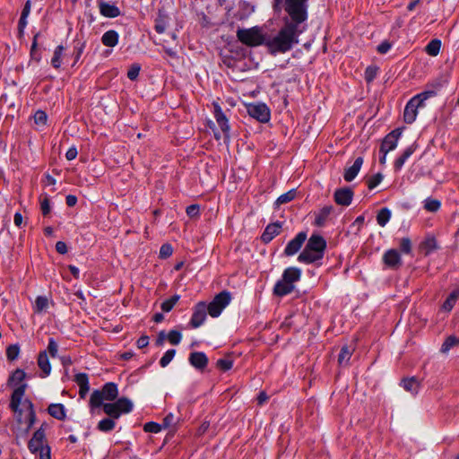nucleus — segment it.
Returning a JSON list of instances; mask_svg holds the SVG:
<instances>
[{"label":"nucleus","instance_id":"a19ab883","mask_svg":"<svg viewBox=\"0 0 459 459\" xmlns=\"http://www.w3.org/2000/svg\"><path fill=\"white\" fill-rule=\"evenodd\" d=\"M48 306V300L46 297L39 296L35 300V311L40 313Z\"/></svg>","mask_w":459,"mask_h":459},{"label":"nucleus","instance_id":"0e129e2a","mask_svg":"<svg viewBox=\"0 0 459 459\" xmlns=\"http://www.w3.org/2000/svg\"><path fill=\"white\" fill-rule=\"evenodd\" d=\"M56 250L57 253L65 255L67 253V246L63 241H57L56 244Z\"/></svg>","mask_w":459,"mask_h":459},{"label":"nucleus","instance_id":"c756f323","mask_svg":"<svg viewBox=\"0 0 459 459\" xmlns=\"http://www.w3.org/2000/svg\"><path fill=\"white\" fill-rule=\"evenodd\" d=\"M115 426L114 419L108 417L99 421L97 429L101 432H109L115 429Z\"/></svg>","mask_w":459,"mask_h":459},{"label":"nucleus","instance_id":"9b49d317","mask_svg":"<svg viewBox=\"0 0 459 459\" xmlns=\"http://www.w3.org/2000/svg\"><path fill=\"white\" fill-rule=\"evenodd\" d=\"M207 313L206 303L204 301L198 302L194 307V312L189 322L190 326L192 328L200 327L204 323Z\"/></svg>","mask_w":459,"mask_h":459},{"label":"nucleus","instance_id":"39448f33","mask_svg":"<svg viewBox=\"0 0 459 459\" xmlns=\"http://www.w3.org/2000/svg\"><path fill=\"white\" fill-rule=\"evenodd\" d=\"M118 396L117 385L113 382L106 383L100 390H94L90 398L89 405L91 411L101 407L104 401L112 402Z\"/></svg>","mask_w":459,"mask_h":459},{"label":"nucleus","instance_id":"0eeeda50","mask_svg":"<svg viewBox=\"0 0 459 459\" xmlns=\"http://www.w3.org/2000/svg\"><path fill=\"white\" fill-rule=\"evenodd\" d=\"M237 38L242 44L248 47H257L265 43L262 29L257 26L250 29H238Z\"/></svg>","mask_w":459,"mask_h":459},{"label":"nucleus","instance_id":"5701e85b","mask_svg":"<svg viewBox=\"0 0 459 459\" xmlns=\"http://www.w3.org/2000/svg\"><path fill=\"white\" fill-rule=\"evenodd\" d=\"M420 249L425 255H430L435 250L438 249V245L434 236H428L420 244Z\"/></svg>","mask_w":459,"mask_h":459},{"label":"nucleus","instance_id":"20e7f679","mask_svg":"<svg viewBox=\"0 0 459 459\" xmlns=\"http://www.w3.org/2000/svg\"><path fill=\"white\" fill-rule=\"evenodd\" d=\"M301 278V270L298 267L286 268L279 280L273 287V295L277 297H283L290 294L295 289V282L299 281Z\"/></svg>","mask_w":459,"mask_h":459},{"label":"nucleus","instance_id":"7c9ffc66","mask_svg":"<svg viewBox=\"0 0 459 459\" xmlns=\"http://www.w3.org/2000/svg\"><path fill=\"white\" fill-rule=\"evenodd\" d=\"M103 408L104 412L108 415V417L112 419H118L120 417V413L117 410V407L116 406L115 402L114 403H103L101 405Z\"/></svg>","mask_w":459,"mask_h":459},{"label":"nucleus","instance_id":"052dcab7","mask_svg":"<svg viewBox=\"0 0 459 459\" xmlns=\"http://www.w3.org/2000/svg\"><path fill=\"white\" fill-rule=\"evenodd\" d=\"M390 48H391V44L386 40L383 41L381 44H379L377 46V51L380 54L387 53L390 50Z\"/></svg>","mask_w":459,"mask_h":459},{"label":"nucleus","instance_id":"58836bf2","mask_svg":"<svg viewBox=\"0 0 459 459\" xmlns=\"http://www.w3.org/2000/svg\"><path fill=\"white\" fill-rule=\"evenodd\" d=\"M441 203L437 199L427 198L424 201V209L430 212H436L439 210Z\"/></svg>","mask_w":459,"mask_h":459},{"label":"nucleus","instance_id":"a18cd8bd","mask_svg":"<svg viewBox=\"0 0 459 459\" xmlns=\"http://www.w3.org/2000/svg\"><path fill=\"white\" fill-rule=\"evenodd\" d=\"M74 381L79 387L90 386L89 377L86 373H78L74 376Z\"/></svg>","mask_w":459,"mask_h":459},{"label":"nucleus","instance_id":"680f3d73","mask_svg":"<svg viewBox=\"0 0 459 459\" xmlns=\"http://www.w3.org/2000/svg\"><path fill=\"white\" fill-rule=\"evenodd\" d=\"M50 451V446L48 445H46L45 448L38 452L39 454V459H51Z\"/></svg>","mask_w":459,"mask_h":459},{"label":"nucleus","instance_id":"5fc2aeb1","mask_svg":"<svg viewBox=\"0 0 459 459\" xmlns=\"http://www.w3.org/2000/svg\"><path fill=\"white\" fill-rule=\"evenodd\" d=\"M48 351L50 353L51 357H53V358L56 357V355H57L58 345L53 338H50L48 340Z\"/></svg>","mask_w":459,"mask_h":459},{"label":"nucleus","instance_id":"4be33fe9","mask_svg":"<svg viewBox=\"0 0 459 459\" xmlns=\"http://www.w3.org/2000/svg\"><path fill=\"white\" fill-rule=\"evenodd\" d=\"M362 164H363V158L358 157L354 160V163L351 167H349L345 169L344 174H343L344 180L347 182L352 181L357 177L358 173L359 172Z\"/></svg>","mask_w":459,"mask_h":459},{"label":"nucleus","instance_id":"4468645a","mask_svg":"<svg viewBox=\"0 0 459 459\" xmlns=\"http://www.w3.org/2000/svg\"><path fill=\"white\" fill-rule=\"evenodd\" d=\"M213 114H214V117L216 119V122L217 124L219 125V126L221 127L222 133L224 134L225 135V138L229 139L230 138V125H229V120L227 118V117L225 116V114L223 113L221 106L214 102L213 103Z\"/></svg>","mask_w":459,"mask_h":459},{"label":"nucleus","instance_id":"6e6d98bb","mask_svg":"<svg viewBox=\"0 0 459 459\" xmlns=\"http://www.w3.org/2000/svg\"><path fill=\"white\" fill-rule=\"evenodd\" d=\"M173 248L169 244H164L160 249V257L167 258L172 255Z\"/></svg>","mask_w":459,"mask_h":459},{"label":"nucleus","instance_id":"9d476101","mask_svg":"<svg viewBox=\"0 0 459 459\" xmlns=\"http://www.w3.org/2000/svg\"><path fill=\"white\" fill-rule=\"evenodd\" d=\"M248 115L259 121L260 123H267L271 117L269 108L264 103H250L247 106Z\"/></svg>","mask_w":459,"mask_h":459},{"label":"nucleus","instance_id":"aec40b11","mask_svg":"<svg viewBox=\"0 0 459 459\" xmlns=\"http://www.w3.org/2000/svg\"><path fill=\"white\" fill-rule=\"evenodd\" d=\"M99 9L100 14L108 18H116L121 14V12L117 5L107 2H100Z\"/></svg>","mask_w":459,"mask_h":459},{"label":"nucleus","instance_id":"de8ad7c7","mask_svg":"<svg viewBox=\"0 0 459 459\" xmlns=\"http://www.w3.org/2000/svg\"><path fill=\"white\" fill-rule=\"evenodd\" d=\"M162 429V425L153 421L147 422L143 426L144 431L150 433H159Z\"/></svg>","mask_w":459,"mask_h":459},{"label":"nucleus","instance_id":"f8f14e48","mask_svg":"<svg viewBox=\"0 0 459 459\" xmlns=\"http://www.w3.org/2000/svg\"><path fill=\"white\" fill-rule=\"evenodd\" d=\"M401 134L402 131L399 128L394 129L386 134L381 143L380 152H385V154H387L389 152L394 150L397 147L398 139Z\"/></svg>","mask_w":459,"mask_h":459},{"label":"nucleus","instance_id":"3c124183","mask_svg":"<svg viewBox=\"0 0 459 459\" xmlns=\"http://www.w3.org/2000/svg\"><path fill=\"white\" fill-rule=\"evenodd\" d=\"M377 67L376 66H368L365 70V80L368 82H371L377 76Z\"/></svg>","mask_w":459,"mask_h":459},{"label":"nucleus","instance_id":"37998d69","mask_svg":"<svg viewBox=\"0 0 459 459\" xmlns=\"http://www.w3.org/2000/svg\"><path fill=\"white\" fill-rule=\"evenodd\" d=\"M167 338L172 345H178L181 342L182 334L179 331L171 330L169 332Z\"/></svg>","mask_w":459,"mask_h":459},{"label":"nucleus","instance_id":"c9c22d12","mask_svg":"<svg viewBox=\"0 0 459 459\" xmlns=\"http://www.w3.org/2000/svg\"><path fill=\"white\" fill-rule=\"evenodd\" d=\"M441 48V41L439 39H432L426 47V52L432 56H436Z\"/></svg>","mask_w":459,"mask_h":459},{"label":"nucleus","instance_id":"dca6fc26","mask_svg":"<svg viewBox=\"0 0 459 459\" xmlns=\"http://www.w3.org/2000/svg\"><path fill=\"white\" fill-rule=\"evenodd\" d=\"M385 264L389 268H398L402 265L400 253L396 249H389L383 255Z\"/></svg>","mask_w":459,"mask_h":459},{"label":"nucleus","instance_id":"412c9836","mask_svg":"<svg viewBox=\"0 0 459 459\" xmlns=\"http://www.w3.org/2000/svg\"><path fill=\"white\" fill-rule=\"evenodd\" d=\"M38 366L41 370L40 377L45 378L49 376L51 372V365L48 357L47 351H42L38 356Z\"/></svg>","mask_w":459,"mask_h":459},{"label":"nucleus","instance_id":"49530a36","mask_svg":"<svg viewBox=\"0 0 459 459\" xmlns=\"http://www.w3.org/2000/svg\"><path fill=\"white\" fill-rule=\"evenodd\" d=\"M382 179H383V175L381 173H377V174L373 175L371 178H368V180L367 182L368 189H370V190L374 189L377 186H378L380 184Z\"/></svg>","mask_w":459,"mask_h":459},{"label":"nucleus","instance_id":"c03bdc74","mask_svg":"<svg viewBox=\"0 0 459 459\" xmlns=\"http://www.w3.org/2000/svg\"><path fill=\"white\" fill-rule=\"evenodd\" d=\"M141 65L137 63L133 64L127 71V78L131 81H134L139 76Z\"/></svg>","mask_w":459,"mask_h":459},{"label":"nucleus","instance_id":"338daca9","mask_svg":"<svg viewBox=\"0 0 459 459\" xmlns=\"http://www.w3.org/2000/svg\"><path fill=\"white\" fill-rule=\"evenodd\" d=\"M27 26V17L21 16L18 23V30L20 35L23 34L24 29Z\"/></svg>","mask_w":459,"mask_h":459},{"label":"nucleus","instance_id":"6e6552de","mask_svg":"<svg viewBox=\"0 0 459 459\" xmlns=\"http://www.w3.org/2000/svg\"><path fill=\"white\" fill-rule=\"evenodd\" d=\"M231 294L227 290H223L217 294L213 299L206 305L208 314L212 317H218L222 310L230 303Z\"/></svg>","mask_w":459,"mask_h":459},{"label":"nucleus","instance_id":"e2e57ef3","mask_svg":"<svg viewBox=\"0 0 459 459\" xmlns=\"http://www.w3.org/2000/svg\"><path fill=\"white\" fill-rule=\"evenodd\" d=\"M149 344V337L147 335H142L136 342V345L139 349L147 347Z\"/></svg>","mask_w":459,"mask_h":459},{"label":"nucleus","instance_id":"2eb2a0df","mask_svg":"<svg viewBox=\"0 0 459 459\" xmlns=\"http://www.w3.org/2000/svg\"><path fill=\"white\" fill-rule=\"evenodd\" d=\"M353 191L350 187L336 189L333 195L334 201L337 204L349 206L351 204Z\"/></svg>","mask_w":459,"mask_h":459},{"label":"nucleus","instance_id":"79ce46f5","mask_svg":"<svg viewBox=\"0 0 459 459\" xmlns=\"http://www.w3.org/2000/svg\"><path fill=\"white\" fill-rule=\"evenodd\" d=\"M175 354H176V350H174V349L168 350L160 360V367L161 368L167 367L170 363V361L173 359Z\"/></svg>","mask_w":459,"mask_h":459},{"label":"nucleus","instance_id":"f704fd0d","mask_svg":"<svg viewBox=\"0 0 459 459\" xmlns=\"http://www.w3.org/2000/svg\"><path fill=\"white\" fill-rule=\"evenodd\" d=\"M295 196H296V190L291 189V190L288 191L287 193L281 195L277 198V200L275 202V205L277 207H279L283 204H287V203L292 201L295 198Z\"/></svg>","mask_w":459,"mask_h":459},{"label":"nucleus","instance_id":"1a4fd4ad","mask_svg":"<svg viewBox=\"0 0 459 459\" xmlns=\"http://www.w3.org/2000/svg\"><path fill=\"white\" fill-rule=\"evenodd\" d=\"M47 423L41 426L33 433L32 437L28 442V449L31 454H37L45 448L46 443V428Z\"/></svg>","mask_w":459,"mask_h":459},{"label":"nucleus","instance_id":"a878e982","mask_svg":"<svg viewBox=\"0 0 459 459\" xmlns=\"http://www.w3.org/2000/svg\"><path fill=\"white\" fill-rule=\"evenodd\" d=\"M119 39L118 33L114 30L106 31L101 37V42L106 47L113 48L117 45Z\"/></svg>","mask_w":459,"mask_h":459},{"label":"nucleus","instance_id":"2f4dec72","mask_svg":"<svg viewBox=\"0 0 459 459\" xmlns=\"http://www.w3.org/2000/svg\"><path fill=\"white\" fill-rule=\"evenodd\" d=\"M64 49L65 48L62 45H59L55 48L54 55L51 58V65L56 69H58L61 66Z\"/></svg>","mask_w":459,"mask_h":459},{"label":"nucleus","instance_id":"4c0bfd02","mask_svg":"<svg viewBox=\"0 0 459 459\" xmlns=\"http://www.w3.org/2000/svg\"><path fill=\"white\" fill-rule=\"evenodd\" d=\"M179 299H180V296L176 294V295L172 296L171 298L164 300L161 303V306H160L162 311L163 312H169L170 310H172V308L178 303Z\"/></svg>","mask_w":459,"mask_h":459},{"label":"nucleus","instance_id":"ea45409f","mask_svg":"<svg viewBox=\"0 0 459 459\" xmlns=\"http://www.w3.org/2000/svg\"><path fill=\"white\" fill-rule=\"evenodd\" d=\"M20 347L18 344L9 345L6 349V357L9 360L13 361L19 357Z\"/></svg>","mask_w":459,"mask_h":459},{"label":"nucleus","instance_id":"603ef678","mask_svg":"<svg viewBox=\"0 0 459 459\" xmlns=\"http://www.w3.org/2000/svg\"><path fill=\"white\" fill-rule=\"evenodd\" d=\"M400 249L404 254H410L411 251V242L409 238H403L400 241Z\"/></svg>","mask_w":459,"mask_h":459},{"label":"nucleus","instance_id":"f03ea898","mask_svg":"<svg viewBox=\"0 0 459 459\" xmlns=\"http://www.w3.org/2000/svg\"><path fill=\"white\" fill-rule=\"evenodd\" d=\"M325 249V238L320 235L313 234L308 238L303 251L299 255L298 261L306 264H313L324 257Z\"/></svg>","mask_w":459,"mask_h":459},{"label":"nucleus","instance_id":"a211bd4d","mask_svg":"<svg viewBox=\"0 0 459 459\" xmlns=\"http://www.w3.org/2000/svg\"><path fill=\"white\" fill-rule=\"evenodd\" d=\"M281 226L282 225L281 222H273L268 224L261 236V240L264 244L271 242L276 236L281 233Z\"/></svg>","mask_w":459,"mask_h":459},{"label":"nucleus","instance_id":"4d7b16f0","mask_svg":"<svg viewBox=\"0 0 459 459\" xmlns=\"http://www.w3.org/2000/svg\"><path fill=\"white\" fill-rule=\"evenodd\" d=\"M174 424H175V417H174L173 413L170 412L163 419L161 425H162L163 429H169L171 426H173Z\"/></svg>","mask_w":459,"mask_h":459},{"label":"nucleus","instance_id":"7ed1b4c3","mask_svg":"<svg viewBox=\"0 0 459 459\" xmlns=\"http://www.w3.org/2000/svg\"><path fill=\"white\" fill-rule=\"evenodd\" d=\"M25 377L26 373L22 369L17 368L13 372V374L10 376L8 379V385L10 386H15L11 395L9 406L10 409L14 413H18L19 416H21L22 412V410L20 408V405L22 403L26 388L28 386L27 384L22 383Z\"/></svg>","mask_w":459,"mask_h":459},{"label":"nucleus","instance_id":"e433bc0d","mask_svg":"<svg viewBox=\"0 0 459 459\" xmlns=\"http://www.w3.org/2000/svg\"><path fill=\"white\" fill-rule=\"evenodd\" d=\"M459 343V339L455 335L448 336L441 346V351L446 353L453 347Z\"/></svg>","mask_w":459,"mask_h":459},{"label":"nucleus","instance_id":"cd10ccee","mask_svg":"<svg viewBox=\"0 0 459 459\" xmlns=\"http://www.w3.org/2000/svg\"><path fill=\"white\" fill-rule=\"evenodd\" d=\"M354 351V348L344 345L342 347L341 351L338 356V363L341 366H347L351 359V357Z\"/></svg>","mask_w":459,"mask_h":459},{"label":"nucleus","instance_id":"c85d7f7f","mask_svg":"<svg viewBox=\"0 0 459 459\" xmlns=\"http://www.w3.org/2000/svg\"><path fill=\"white\" fill-rule=\"evenodd\" d=\"M115 403L120 415L123 413H129L133 410V403L126 397L117 399Z\"/></svg>","mask_w":459,"mask_h":459},{"label":"nucleus","instance_id":"8fccbe9b","mask_svg":"<svg viewBox=\"0 0 459 459\" xmlns=\"http://www.w3.org/2000/svg\"><path fill=\"white\" fill-rule=\"evenodd\" d=\"M216 366L222 371H228L232 368L233 361L228 359H220L217 360Z\"/></svg>","mask_w":459,"mask_h":459},{"label":"nucleus","instance_id":"393cba45","mask_svg":"<svg viewBox=\"0 0 459 459\" xmlns=\"http://www.w3.org/2000/svg\"><path fill=\"white\" fill-rule=\"evenodd\" d=\"M48 412L53 418L64 420L66 417L65 408L62 403H51L48 408Z\"/></svg>","mask_w":459,"mask_h":459},{"label":"nucleus","instance_id":"69168bd1","mask_svg":"<svg viewBox=\"0 0 459 459\" xmlns=\"http://www.w3.org/2000/svg\"><path fill=\"white\" fill-rule=\"evenodd\" d=\"M78 154L77 149L75 147H71L65 153V158L68 160H74Z\"/></svg>","mask_w":459,"mask_h":459},{"label":"nucleus","instance_id":"f257e3e1","mask_svg":"<svg viewBox=\"0 0 459 459\" xmlns=\"http://www.w3.org/2000/svg\"><path fill=\"white\" fill-rule=\"evenodd\" d=\"M284 10L288 17L277 35L265 39L264 46L271 55L290 51L299 42V36L306 30L307 20V0H285Z\"/></svg>","mask_w":459,"mask_h":459},{"label":"nucleus","instance_id":"b1692460","mask_svg":"<svg viewBox=\"0 0 459 459\" xmlns=\"http://www.w3.org/2000/svg\"><path fill=\"white\" fill-rule=\"evenodd\" d=\"M417 146L418 145L414 143L404 150L403 154L395 160L394 164V169L400 170L403 168L407 159H409L416 151Z\"/></svg>","mask_w":459,"mask_h":459},{"label":"nucleus","instance_id":"13d9d810","mask_svg":"<svg viewBox=\"0 0 459 459\" xmlns=\"http://www.w3.org/2000/svg\"><path fill=\"white\" fill-rule=\"evenodd\" d=\"M37 420L36 413H28L27 419H26V429L25 433H28L30 429L33 427Z\"/></svg>","mask_w":459,"mask_h":459},{"label":"nucleus","instance_id":"72a5a7b5","mask_svg":"<svg viewBox=\"0 0 459 459\" xmlns=\"http://www.w3.org/2000/svg\"><path fill=\"white\" fill-rule=\"evenodd\" d=\"M458 297L459 290L452 291L445 300L443 304V308L446 311H450L454 307Z\"/></svg>","mask_w":459,"mask_h":459},{"label":"nucleus","instance_id":"f3484780","mask_svg":"<svg viewBox=\"0 0 459 459\" xmlns=\"http://www.w3.org/2000/svg\"><path fill=\"white\" fill-rule=\"evenodd\" d=\"M189 363L198 370H204L208 365V358L204 352H191L188 358Z\"/></svg>","mask_w":459,"mask_h":459},{"label":"nucleus","instance_id":"774afa93","mask_svg":"<svg viewBox=\"0 0 459 459\" xmlns=\"http://www.w3.org/2000/svg\"><path fill=\"white\" fill-rule=\"evenodd\" d=\"M65 201H66L67 206L73 207L77 203V197L75 195H68L66 196V198H65Z\"/></svg>","mask_w":459,"mask_h":459},{"label":"nucleus","instance_id":"423d86ee","mask_svg":"<svg viewBox=\"0 0 459 459\" xmlns=\"http://www.w3.org/2000/svg\"><path fill=\"white\" fill-rule=\"evenodd\" d=\"M436 95L434 91H425L412 97L406 104L403 111V119L406 124H412L417 117L418 108L424 105V101Z\"/></svg>","mask_w":459,"mask_h":459},{"label":"nucleus","instance_id":"ddd939ff","mask_svg":"<svg viewBox=\"0 0 459 459\" xmlns=\"http://www.w3.org/2000/svg\"><path fill=\"white\" fill-rule=\"evenodd\" d=\"M307 239V233L301 231L296 235V237L291 239L284 249V255L286 256H291L296 255L303 246L304 242Z\"/></svg>","mask_w":459,"mask_h":459},{"label":"nucleus","instance_id":"6ab92c4d","mask_svg":"<svg viewBox=\"0 0 459 459\" xmlns=\"http://www.w3.org/2000/svg\"><path fill=\"white\" fill-rule=\"evenodd\" d=\"M333 212V205H325L318 212H315V221L314 225L316 227H323L325 225L326 221L329 220L330 215Z\"/></svg>","mask_w":459,"mask_h":459},{"label":"nucleus","instance_id":"473e14b6","mask_svg":"<svg viewBox=\"0 0 459 459\" xmlns=\"http://www.w3.org/2000/svg\"><path fill=\"white\" fill-rule=\"evenodd\" d=\"M391 218V211L388 208H382L377 215V221L378 225L381 227L385 226V224L389 221Z\"/></svg>","mask_w":459,"mask_h":459},{"label":"nucleus","instance_id":"bb28decb","mask_svg":"<svg viewBox=\"0 0 459 459\" xmlns=\"http://www.w3.org/2000/svg\"><path fill=\"white\" fill-rule=\"evenodd\" d=\"M401 385L408 392L416 394L420 389V382L415 377L403 378Z\"/></svg>","mask_w":459,"mask_h":459},{"label":"nucleus","instance_id":"09e8293b","mask_svg":"<svg viewBox=\"0 0 459 459\" xmlns=\"http://www.w3.org/2000/svg\"><path fill=\"white\" fill-rule=\"evenodd\" d=\"M48 120V116L45 111L43 110H38L34 114V122L38 126H44L46 125Z\"/></svg>","mask_w":459,"mask_h":459},{"label":"nucleus","instance_id":"bf43d9fd","mask_svg":"<svg viewBox=\"0 0 459 459\" xmlns=\"http://www.w3.org/2000/svg\"><path fill=\"white\" fill-rule=\"evenodd\" d=\"M40 208L42 214L44 216L48 215L50 212V203L48 197L41 201Z\"/></svg>","mask_w":459,"mask_h":459},{"label":"nucleus","instance_id":"864d4df0","mask_svg":"<svg viewBox=\"0 0 459 459\" xmlns=\"http://www.w3.org/2000/svg\"><path fill=\"white\" fill-rule=\"evenodd\" d=\"M186 212L190 218H195L200 214V207L198 204H191L186 207Z\"/></svg>","mask_w":459,"mask_h":459}]
</instances>
